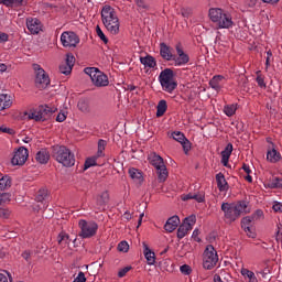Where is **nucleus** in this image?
I'll use <instances>...</instances> for the list:
<instances>
[{
	"mask_svg": "<svg viewBox=\"0 0 282 282\" xmlns=\"http://www.w3.org/2000/svg\"><path fill=\"white\" fill-rule=\"evenodd\" d=\"M97 36H99L100 41L107 45L109 43V39H107V35L102 32V29H100L99 25L96 26Z\"/></svg>",
	"mask_w": 282,
	"mask_h": 282,
	"instance_id": "nucleus-43",
	"label": "nucleus"
},
{
	"mask_svg": "<svg viewBox=\"0 0 282 282\" xmlns=\"http://www.w3.org/2000/svg\"><path fill=\"white\" fill-rule=\"evenodd\" d=\"M118 250H119V252H129V242H127L124 240L119 242Z\"/></svg>",
	"mask_w": 282,
	"mask_h": 282,
	"instance_id": "nucleus-47",
	"label": "nucleus"
},
{
	"mask_svg": "<svg viewBox=\"0 0 282 282\" xmlns=\"http://www.w3.org/2000/svg\"><path fill=\"white\" fill-rule=\"evenodd\" d=\"M131 270H132V267H124L123 269H120L118 272L119 279L127 276V272H130Z\"/></svg>",
	"mask_w": 282,
	"mask_h": 282,
	"instance_id": "nucleus-50",
	"label": "nucleus"
},
{
	"mask_svg": "<svg viewBox=\"0 0 282 282\" xmlns=\"http://www.w3.org/2000/svg\"><path fill=\"white\" fill-rule=\"evenodd\" d=\"M129 175L131 180H142V172L135 167L129 169Z\"/></svg>",
	"mask_w": 282,
	"mask_h": 282,
	"instance_id": "nucleus-39",
	"label": "nucleus"
},
{
	"mask_svg": "<svg viewBox=\"0 0 282 282\" xmlns=\"http://www.w3.org/2000/svg\"><path fill=\"white\" fill-rule=\"evenodd\" d=\"M256 82L259 87H265V79L261 75L257 76Z\"/></svg>",
	"mask_w": 282,
	"mask_h": 282,
	"instance_id": "nucleus-54",
	"label": "nucleus"
},
{
	"mask_svg": "<svg viewBox=\"0 0 282 282\" xmlns=\"http://www.w3.org/2000/svg\"><path fill=\"white\" fill-rule=\"evenodd\" d=\"M180 271L182 272V274H184L185 276H188L189 274H192L193 269L191 268V265L188 264H183L180 267Z\"/></svg>",
	"mask_w": 282,
	"mask_h": 282,
	"instance_id": "nucleus-46",
	"label": "nucleus"
},
{
	"mask_svg": "<svg viewBox=\"0 0 282 282\" xmlns=\"http://www.w3.org/2000/svg\"><path fill=\"white\" fill-rule=\"evenodd\" d=\"M73 282H87V278H85V273L80 271Z\"/></svg>",
	"mask_w": 282,
	"mask_h": 282,
	"instance_id": "nucleus-52",
	"label": "nucleus"
},
{
	"mask_svg": "<svg viewBox=\"0 0 282 282\" xmlns=\"http://www.w3.org/2000/svg\"><path fill=\"white\" fill-rule=\"evenodd\" d=\"M219 261V257L217 256V251L213 245H208L204 251L203 257V268L205 270H213L217 265Z\"/></svg>",
	"mask_w": 282,
	"mask_h": 282,
	"instance_id": "nucleus-9",
	"label": "nucleus"
},
{
	"mask_svg": "<svg viewBox=\"0 0 282 282\" xmlns=\"http://www.w3.org/2000/svg\"><path fill=\"white\" fill-rule=\"evenodd\" d=\"M274 213H282V204L281 203H275L273 206H272Z\"/></svg>",
	"mask_w": 282,
	"mask_h": 282,
	"instance_id": "nucleus-61",
	"label": "nucleus"
},
{
	"mask_svg": "<svg viewBox=\"0 0 282 282\" xmlns=\"http://www.w3.org/2000/svg\"><path fill=\"white\" fill-rule=\"evenodd\" d=\"M101 21L110 34H119L120 20L118 19V14H116V9H113V7L109 4L102 7Z\"/></svg>",
	"mask_w": 282,
	"mask_h": 282,
	"instance_id": "nucleus-1",
	"label": "nucleus"
},
{
	"mask_svg": "<svg viewBox=\"0 0 282 282\" xmlns=\"http://www.w3.org/2000/svg\"><path fill=\"white\" fill-rule=\"evenodd\" d=\"M22 257L25 259V261H30V257H32V254L30 253V251H24L22 253Z\"/></svg>",
	"mask_w": 282,
	"mask_h": 282,
	"instance_id": "nucleus-64",
	"label": "nucleus"
},
{
	"mask_svg": "<svg viewBox=\"0 0 282 282\" xmlns=\"http://www.w3.org/2000/svg\"><path fill=\"white\" fill-rule=\"evenodd\" d=\"M56 111L57 109L54 107L42 105L35 111L30 112L28 118L29 120H35V122H46Z\"/></svg>",
	"mask_w": 282,
	"mask_h": 282,
	"instance_id": "nucleus-7",
	"label": "nucleus"
},
{
	"mask_svg": "<svg viewBox=\"0 0 282 282\" xmlns=\"http://www.w3.org/2000/svg\"><path fill=\"white\" fill-rule=\"evenodd\" d=\"M245 3L248 8H254V6H257V0H245Z\"/></svg>",
	"mask_w": 282,
	"mask_h": 282,
	"instance_id": "nucleus-62",
	"label": "nucleus"
},
{
	"mask_svg": "<svg viewBox=\"0 0 282 282\" xmlns=\"http://www.w3.org/2000/svg\"><path fill=\"white\" fill-rule=\"evenodd\" d=\"M253 220L254 218H252V216H247L241 219V228H243L245 232L250 230V224H252Z\"/></svg>",
	"mask_w": 282,
	"mask_h": 282,
	"instance_id": "nucleus-36",
	"label": "nucleus"
},
{
	"mask_svg": "<svg viewBox=\"0 0 282 282\" xmlns=\"http://www.w3.org/2000/svg\"><path fill=\"white\" fill-rule=\"evenodd\" d=\"M28 162V149L24 147H20L15 152L13 158L11 159V164L13 166H23Z\"/></svg>",
	"mask_w": 282,
	"mask_h": 282,
	"instance_id": "nucleus-15",
	"label": "nucleus"
},
{
	"mask_svg": "<svg viewBox=\"0 0 282 282\" xmlns=\"http://www.w3.org/2000/svg\"><path fill=\"white\" fill-rule=\"evenodd\" d=\"M224 113H226L228 116V118L235 116V113H237V104L225 106Z\"/></svg>",
	"mask_w": 282,
	"mask_h": 282,
	"instance_id": "nucleus-35",
	"label": "nucleus"
},
{
	"mask_svg": "<svg viewBox=\"0 0 282 282\" xmlns=\"http://www.w3.org/2000/svg\"><path fill=\"white\" fill-rule=\"evenodd\" d=\"M248 203L246 200H239L238 203H223L221 210L225 213L226 219L230 223L237 221L243 215L248 213Z\"/></svg>",
	"mask_w": 282,
	"mask_h": 282,
	"instance_id": "nucleus-3",
	"label": "nucleus"
},
{
	"mask_svg": "<svg viewBox=\"0 0 282 282\" xmlns=\"http://www.w3.org/2000/svg\"><path fill=\"white\" fill-rule=\"evenodd\" d=\"M196 223L197 217L195 215L184 218L176 232L177 239H184V237L188 235L189 230H193V226H195Z\"/></svg>",
	"mask_w": 282,
	"mask_h": 282,
	"instance_id": "nucleus-11",
	"label": "nucleus"
},
{
	"mask_svg": "<svg viewBox=\"0 0 282 282\" xmlns=\"http://www.w3.org/2000/svg\"><path fill=\"white\" fill-rule=\"evenodd\" d=\"M143 254L148 261L149 265H155V252H153L150 248L149 245H147V242H143Z\"/></svg>",
	"mask_w": 282,
	"mask_h": 282,
	"instance_id": "nucleus-24",
	"label": "nucleus"
},
{
	"mask_svg": "<svg viewBox=\"0 0 282 282\" xmlns=\"http://www.w3.org/2000/svg\"><path fill=\"white\" fill-rule=\"evenodd\" d=\"M64 64L69 65V67L74 68V65L76 64V57L74 56V54L72 53L66 54Z\"/></svg>",
	"mask_w": 282,
	"mask_h": 282,
	"instance_id": "nucleus-41",
	"label": "nucleus"
},
{
	"mask_svg": "<svg viewBox=\"0 0 282 282\" xmlns=\"http://www.w3.org/2000/svg\"><path fill=\"white\" fill-rule=\"evenodd\" d=\"M0 4L7 8H20V6H23V0H0Z\"/></svg>",
	"mask_w": 282,
	"mask_h": 282,
	"instance_id": "nucleus-32",
	"label": "nucleus"
},
{
	"mask_svg": "<svg viewBox=\"0 0 282 282\" xmlns=\"http://www.w3.org/2000/svg\"><path fill=\"white\" fill-rule=\"evenodd\" d=\"M34 69L36 72L35 75V85L39 89H47L50 85V75L45 73V69L41 68V65L35 64Z\"/></svg>",
	"mask_w": 282,
	"mask_h": 282,
	"instance_id": "nucleus-12",
	"label": "nucleus"
},
{
	"mask_svg": "<svg viewBox=\"0 0 282 282\" xmlns=\"http://www.w3.org/2000/svg\"><path fill=\"white\" fill-rule=\"evenodd\" d=\"M267 160H269V162H271L272 164H275V162H279L281 160V153L273 148L272 150L268 151Z\"/></svg>",
	"mask_w": 282,
	"mask_h": 282,
	"instance_id": "nucleus-30",
	"label": "nucleus"
},
{
	"mask_svg": "<svg viewBox=\"0 0 282 282\" xmlns=\"http://www.w3.org/2000/svg\"><path fill=\"white\" fill-rule=\"evenodd\" d=\"M107 204H109V192H102L96 198L97 209L100 212L105 210V206H107Z\"/></svg>",
	"mask_w": 282,
	"mask_h": 282,
	"instance_id": "nucleus-21",
	"label": "nucleus"
},
{
	"mask_svg": "<svg viewBox=\"0 0 282 282\" xmlns=\"http://www.w3.org/2000/svg\"><path fill=\"white\" fill-rule=\"evenodd\" d=\"M57 243L59 246H69V235L65 231H61L57 236Z\"/></svg>",
	"mask_w": 282,
	"mask_h": 282,
	"instance_id": "nucleus-33",
	"label": "nucleus"
},
{
	"mask_svg": "<svg viewBox=\"0 0 282 282\" xmlns=\"http://www.w3.org/2000/svg\"><path fill=\"white\" fill-rule=\"evenodd\" d=\"M181 14L184 17V19H188L191 14H193V10L191 9H181Z\"/></svg>",
	"mask_w": 282,
	"mask_h": 282,
	"instance_id": "nucleus-53",
	"label": "nucleus"
},
{
	"mask_svg": "<svg viewBox=\"0 0 282 282\" xmlns=\"http://www.w3.org/2000/svg\"><path fill=\"white\" fill-rule=\"evenodd\" d=\"M216 184L220 193H228L230 185H228V181H226V176L224 175V173L219 172L218 174H216Z\"/></svg>",
	"mask_w": 282,
	"mask_h": 282,
	"instance_id": "nucleus-19",
	"label": "nucleus"
},
{
	"mask_svg": "<svg viewBox=\"0 0 282 282\" xmlns=\"http://www.w3.org/2000/svg\"><path fill=\"white\" fill-rule=\"evenodd\" d=\"M180 226V216H172L164 225L166 232H173Z\"/></svg>",
	"mask_w": 282,
	"mask_h": 282,
	"instance_id": "nucleus-22",
	"label": "nucleus"
},
{
	"mask_svg": "<svg viewBox=\"0 0 282 282\" xmlns=\"http://www.w3.org/2000/svg\"><path fill=\"white\" fill-rule=\"evenodd\" d=\"M172 138L176 142H180V144H182L185 155H188V151H191V141L186 139V135H184V133H182L181 131H176L172 133Z\"/></svg>",
	"mask_w": 282,
	"mask_h": 282,
	"instance_id": "nucleus-17",
	"label": "nucleus"
},
{
	"mask_svg": "<svg viewBox=\"0 0 282 282\" xmlns=\"http://www.w3.org/2000/svg\"><path fill=\"white\" fill-rule=\"evenodd\" d=\"M275 241L278 243L282 241V225L278 226V229L275 232Z\"/></svg>",
	"mask_w": 282,
	"mask_h": 282,
	"instance_id": "nucleus-51",
	"label": "nucleus"
},
{
	"mask_svg": "<svg viewBox=\"0 0 282 282\" xmlns=\"http://www.w3.org/2000/svg\"><path fill=\"white\" fill-rule=\"evenodd\" d=\"M192 239H194V241H197V243H199L202 241V239L199 238V229H195L193 231Z\"/></svg>",
	"mask_w": 282,
	"mask_h": 282,
	"instance_id": "nucleus-55",
	"label": "nucleus"
},
{
	"mask_svg": "<svg viewBox=\"0 0 282 282\" xmlns=\"http://www.w3.org/2000/svg\"><path fill=\"white\" fill-rule=\"evenodd\" d=\"M107 147V142L104 139L98 140V150L97 155L86 159L84 163V171H87V169H91V166H97L98 163H96V160L98 158H105V149Z\"/></svg>",
	"mask_w": 282,
	"mask_h": 282,
	"instance_id": "nucleus-13",
	"label": "nucleus"
},
{
	"mask_svg": "<svg viewBox=\"0 0 282 282\" xmlns=\"http://www.w3.org/2000/svg\"><path fill=\"white\" fill-rule=\"evenodd\" d=\"M72 66L65 64V63H62L59 65V72L61 74H64L65 76H69V74H72Z\"/></svg>",
	"mask_w": 282,
	"mask_h": 282,
	"instance_id": "nucleus-42",
	"label": "nucleus"
},
{
	"mask_svg": "<svg viewBox=\"0 0 282 282\" xmlns=\"http://www.w3.org/2000/svg\"><path fill=\"white\" fill-rule=\"evenodd\" d=\"M0 131L2 132V133H8V135H14V133H17L15 131H14V129H11V128H8V127H6V126H0Z\"/></svg>",
	"mask_w": 282,
	"mask_h": 282,
	"instance_id": "nucleus-49",
	"label": "nucleus"
},
{
	"mask_svg": "<svg viewBox=\"0 0 282 282\" xmlns=\"http://www.w3.org/2000/svg\"><path fill=\"white\" fill-rule=\"evenodd\" d=\"M26 28L31 34H39L43 30V24L39 18H28Z\"/></svg>",
	"mask_w": 282,
	"mask_h": 282,
	"instance_id": "nucleus-18",
	"label": "nucleus"
},
{
	"mask_svg": "<svg viewBox=\"0 0 282 282\" xmlns=\"http://www.w3.org/2000/svg\"><path fill=\"white\" fill-rule=\"evenodd\" d=\"M226 80V77L223 75H215L210 80H209V87L212 89H215V91H221V83Z\"/></svg>",
	"mask_w": 282,
	"mask_h": 282,
	"instance_id": "nucleus-23",
	"label": "nucleus"
},
{
	"mask_svg": "<svg viewBox=\"0 0 282 282\" xmlns=\"http://www.w3.org/2000/svg\"><path fill=\"white\" fill-rule=\"evenodd\" d=\"M12 107V100H10V96L6 94L0 95V111L4 109H10Z\"/></svg>",
	"mask_w": 282,
	"mask_h": 282,
	"instance_id": "nucleus-28",
	"label": "nucleus"
},
{
	"mask_svg": "<svg viewBox=\"0 0 282 282\" xmlns=\"http://www.w3.org/2000/svg\"><path fill=\"white\" fill-rule=\"evenodd\" d=\"M12 186V178L10 176L4 175L0 178V191H6V188H10Z\"/></svg>",
	"mask_w": 282,
	"mask_h": 282,
	"instance_id": "nucleus-34",
	"label": "nucleus"
},
{
	"mask_svg": "<svg viewBox=\"0 0 282 282\" xmlns=\"http://www.w3.org/2000/svg\"><path fill=\"white\" fill-rule=\"evenodd\" d=\"M51 156L58 162V164H63V166L67 169L76 164V156H74L72 150L65 145H53L51 148Z\"/></svg>",
	"mask_w": 282,
	"mask_h": 282,
	"instance_id": "nucleus-2",
	"label": "nucleus"
},
{
	"mask_svg": "<svg viewBox=\"0 0 282 282\" xmlns=\"http://www.w3.org/2000/svg\"><path fill=\"white\" fill-rule=\"evenodd\" d=\"M67 120V116L63 112H59L56 117V122H65Z\"/></svg>",
	"mask_w": 282,
	"mask_h": 282,
	"instance_id": "nucleus-58",
	"label": "nucleus"
},
{
	"mask_svg": "<svg viewBox=\"0 0 282 282\" xmlns=\"http://www.w3.org/2000/svg\"><path fill=\"white\" fill-rule=\"evenodd\" d=\"M61 43L63 47H76L80 43V37L72 31H65L61 35Z\"/></svg>",
	"mask_w": 282,
	"mask_h": 282,
	"instance_id": "nucleus-14",
	"label": "nucleus"
},
{
	"mask_svg": "<svg viewBox=\"0 0 282 282\" xmlns=\"http://www.w3.org/2000/svg\"><path fill=\"white\" fill-rule=\"evenodd\" d=\"M10 215H11L10 209L0 207V217H1L2 219H8V218H10Z\"/></svg>",
	"mask_w": 282,
	"mask_h": 282,
	"instance_id": "nucleus-48",
	"label": "nucleus"
},
{
	"mask_svg": "<svg viewBox=\"0 0 282 282\" xmlns=\"http://www.w3.org/2000/svg\"><path fill=\"white\" fill-rule=\"evenodd\" d=\"M148 161L154 169H156V175L160 183L166 182L169 178V170H166V165L164 164V159L160 156V154L152 152L148 156Z\"/></svg>",
	"mask_w": 282,
	"mask_h": 282,
	"instance_id": "nucleus-6",
	"label": "nucleus"
},
{
	"mask_svg": "<svg viewBox=\"0 0 282 282\" xmlns=\"http://www.w3.org/2000/svg\"><path fill=\"white\" fill-rule=\"evenodd\" d=\"M192 199H195L198 204L206 202V195L204 193H193Z\"/></svg>",
	"mask_w": 282,
	"mask_h": 282,
	"instance_id": "nucleus-44",
	"label": "nucleus"
},
{
	"mask_svg": "<svg viewBox=\"0 0 282 282\" xmlns=\"http://www.w3.org/2000/svg\"><path fill=\"white\" fill-rule=\"evenodd\" d=\"M8 39H10L8 33L0 32V43H7Z\"/></svg>",
	"mask_w": 282,
	"mask_h": 282,
	"instance_id": "nucleus-59",
	"label": "nucleus"
},
{
	"mask_svg": "<svg viewBox=\"0 0 282 282\" xmlns=\"http://www.w3.org/2000/svg\"><path fill=\"white\" fill-rule=\"evenodd\" d=\"M182 202H188V199H193V193L181 195Z\"/></svg>",
	"mask_w": 282,
	"mask_h": 282,
	"instance_id": "nucleus-60",
	"label": "nucleus"
},
{
	"mask_svg": "<svg viewBox=\"0 0 282 282\" xmlns=\"http://www.w3.org/2000/svg\"><path fill=\"white\" fill-rule=\"evenodd\" d=\"M251 217L252 219H261L263 217V210L257 209Z\"/></svg>",
	"mask_w": 282,
	"mask_h": 282,
	"instance_id": "nucleus-56",
	"label": "nucleus"
},
{
	"mask_svg": "<svg viewBox=\"0 0 282 282\" xmlns=\"http://www.w3.org/2000/svg\"><path fill=\"white\" fill-rule=\"evenodd\" d=\"M241 274L242 276H247V279H249V282H259L257 275H254V272L248 269H241Z\"/></svg>",
	"mask_w": 282,
	"mask_h": 282,
	"instance_id": "nucleus-37",
	"label": "nucleus"
},
{
	"mask_svg": "<svg viewBox=\"0 0 282 282\" xmlns=\"http://www.w3.org/2000/svg\"><path fill=\"white\" fill-rule=\"evenodd\" d=\"M77 108L82 113H89L91 108L89 107V99L80 98L77 102Z\"/></svg>",
	"mask_w": 282,
	"mask_h": 282,
	"instance_id": "nucleus-27",
	"label": "nucleus"
},
{
	"mask_svg": "<svg viewBox=\"0 0 282 282\" xmlns=\"http://www.w3.org/2000/svg\"><path fill=\"white\" fill-rule=\"evenodd\" d=\"M134 3L137 6V11L140 14H144V12H149L151 10V6L144 0H134Z\"/></svg>",
	"mask_w": 282,
	"mask_h": 282,
	"instance_id": "nucleus-29",
	"label": "nucleus"
},
{
	"mask_svg": "<svg viewBox=\"0 0 282 282\" xmlns=\"http://www.w3.org/2000/svg\"><path fill=\"white\" fill-rule=\"evenodd\" d=\"M258 274H261L262 279H268V274H270V268H264L263 270L258 272Z\"/></svg>",
	"mask_w": 282,
	"mask_h": 282,
	"instance_id": "nucleus-57",
	"label": "nucleus"
},
{
	"mask_svg": "<svg viewBox=\"0 0 282 282\" xmlns=\"http://www.w3.org/2000/svg\"><path fill=\"white\" fill-rule=\"evenodd\" d=\"M209 19L216 23L218 30H230L235 25L232 15L219 8L209 9Z\"/></svg>",
	"mask_w": 282,
	"mask_h": 282,
	"instance_id": "nucleus-4",
	"label": "nucleus"
},
{
	"mask_svg": "<svg viewBox=\"0 0 282 282\" xmlns=\"http://www.w3.org/2000/svg\"><path fill=\"white\" fill-rule=\"evenodd\" d=\"M85 74L90 77L93 85L95 87H107L109 86V77L96 67H86L84 69Z\"/></svg>",
	"mask_w": 282,
	"mask_h": 282,
	"instance_id": "nucleus-8",
	"label": "nucleus"
},
{
	"mask_svg": "<svg viewBox=\"0 0 282 282\" xmlns=\"http://www.w3.org/2000/svg\"><path fill=\"white\" fill-rule=\"evenodd\" d=\"M159 83L167 94H173L177 89V82L175 80V72L173 68H165L159 75Z\"/></svg>",
	"mask_w": 282,
	"mask_h": 282,
	"instance_id": "nucleus-5",
	"label": "nucleus"
},
{
	"mask_svg": "<svg viewBox=\"0 0 282 282\" xmlns=\"http://www.w3.org/2000/svg\"><path fill=\"white\" fill-rule=\"evenodd\" d=\"M141 65H144V67H150V69H153L158 66V62L155 61V57L151 55H147L145 57H140Z\"/></svg>",
	"mask_w": 282,
	"mask_h": 282,
	"instance_id": "nucleus-26",
	"label": "nucleus"
},
{
	"mask_svg": "<svg viewBox=\"0 0 282 282\" xmlns=\"http://www.w3.org/2000/svg\"><path fill=\"white\" fill-rule=\"evenodd\" d=\"M78 226L80 228L79 237H82V239H91V237H95L96 232H98V224H96V221L80 219Z\"/></svg>",
	"mask_w": 282,
	"mask_h": 282,
	"instance_id": "nucleus-10",
	"label": "nucleus"
},
{
	"mask_svg": "<svg viewBox=\"0 0 282 282\" xmlns=\"http://www.w3.org/2000/svg\"><path fill=\"white\" fill-rule=\"evenodd\" d=\"M160 55L164 61H173V58H175L173 48H171V46L166 45L164 42L160 44Z\"/></svg>",
	"mask_w": 282,
	"mask_h": 282,
	"instance_id": "nucleus-20",
	"label": "nucleus"
},
{
	"mask_svg": "<svg viewBox=\"0 0 282 282\" xmlns=\"http://www.w3.org/2000/svg\"><path fill=\"white\" fill-rule=\"evenodd\" d=\"M35 160L39 164H47L50 162V152L46 149L40 150L35 155Z\"/></svg>",
	"mask_w": 282,
	"mask_h": 282,
	"instance_id": "nucleus-25",
	"label": "nucleus"
},
{
	"mask_svg": "<svg viewBox=\"0 0 282 282\" xmlns=\"http://www.w3.org/2000/svg\"><path fill=\"white\" fill-rule=\"evenodd\" d=\"M225 153H231L232 154V143H228L225 148Z\"/></svg>",
	"mask_w": 282,
	"mask_h": 282,
	"instance_id": "nucleus-63",
	"label": "nucleus"
},
{
	"mask_svg": "<svg viewBox=\"0 0 282 282\" xmlns=\"http://www.w3.org/2000/svg\"><path fill=\"white\" fill-rule=\"evenodd\" d=\"M176 53L177 56L174 55V58L172 61H174V65L175 66H182V65H186L189 63L191 57L188 56V54H186L184 52V50H182V45L177 44L176 45Z\"/></svg>",
	"mask_w": 282,
	"mask_h": 282,
	"instance_id": "nucleus-16",
	"label": "nucleus"
},
{
	"mask_svg": "<svg viewBox=\"0 0 282 282\" xmlns=\"http://www.w3.org/2000/svg\"><path fill=\"white\" fill-rule=\"evenodd\" d=\"M10 197H12V194L10 193H0V206L8 204V202H10Z\"/></svg>",
	"mask_w": 282,
	"mask_h": 282,
	"instance_id": "nucleus-45",
	"label": "nucleus"
},
{
	"mask_svg": "<svg viewBox=\"0 0 282 282\" xmlns=\"http://www.w3.org/2000/svg\"><path fill=\"white\" fill-rule=\"evenodd\" d=\"M47 196H48V192H47V188H40L37 191V194L35 196V200L37 202H45V199H47Z\"/></svg>",
	"mask_w": 282,
	"mask_h": 282,
	"instance_id": "nucleus-38",
	"label": "nucleus"
},
{
	"mask_svg": "<svg viewBox=\"0 0 282 282\" xmlns=\"http://www.w3.org/2000/svg\"><path fill=\"white\" fill-rule=\"evenodd\" d=\"M166 109H169V105L166 104V100L164 99L160 100L156 106V118H162V116L166 113Z\"/></svg>",
	"mask_w": 282,
	"mask_h": 282,
	"instance_id": "nucleus-31",
	"label": "nucleus"
},
{
	"mask_svg": "<svg viewBox=\"0 0 282 282\" xmlns=\"http://www.w3.org/2000/svg\"><path fill=\"white\" fill-rule=\"evenodd\" d=\"M269 188H282V178L274 177L272 178L269 184Z\"/></svg>",
	"mask_w": 282,
	"mask_h": 282,
	"instance_id": "nucleus-40",
	"label": "nucleus"
}]
</instances>
